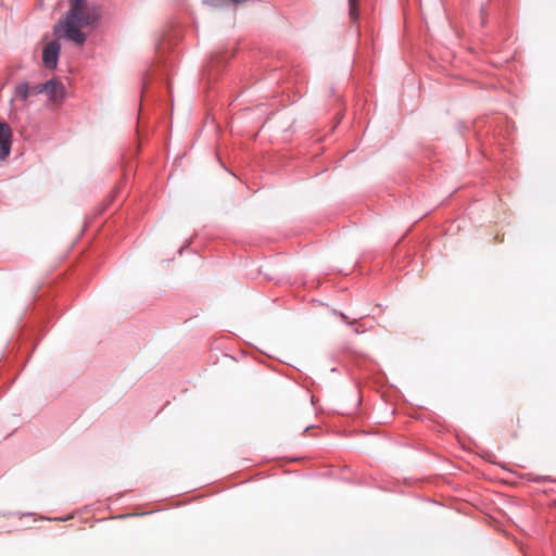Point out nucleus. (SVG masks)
Instances as JSON below:
<instances>
[{
  "label": "nucleus",
  "instance_id": "nucleus-1",
  "mask_svg": "<svg viewBox=\"0 0 556 556\" xmlns=\"http://www.w3.org/2000/svg\"><path fill=\"white\" fill-rule=\"evenodd\" d=\"M71 9L66 14L65 21H60L54 26V33L61 37L64 36L77 45H83L86 40L85 34L79 28L93 24L99 17L98 13L93 11H86L85 0H70Z\"/></svg>",
  "mask_w": 556,
  "mask_h": 556
},
{
  "label": "nucleus",
  "instance_id": "nucleus-2",
  "mask_svg": "<svg viewBox=\"0 0 556 556\" xmlns=\"http://www.w3.org/2000/svg\"><path fill=\"white\" fill-rule=\"evenodd\" d=\"M12 129L9 124L0 122V161H4L11 152Z\"/></svg>",
  "mask_w": 556,
  "mask_h": 556
},
{
  "label": "nucleus",
  "instance_id": "nucleus-10",
  "mask_svg": "<svg viewBox=\"0 0 556 556\" xmlns=\"http://www.w3.org/2000/svg\"><path fill=\"white\" fill-rule=\"evenodd\" d=\"M354 332H355V333H363V332H364V330H361V329H359V327H356V328L354 329Z\"/></svg>",
  "mask_w": 556,
  "mask_h": 556
},
{
  "label": "nucleus",
  "instance_id": "nucleus-9",
  "mask_svg": "<svg viewBox=\"0 0 556 556\" xmlns=\"http://www.w3.org/2000/svg\"><path fill=\"white\" fill-rule=\"evenodd\" d=\"M340 317H341L343 320H345V321H346V324H349V325H354V324L356 323V319L350 320V319H349V317H348L345 314H343V313H340Z\"/></svg>",
  "mask_w": 556,
  "mask_h": 556
},
{
  "label": "nucleus",
  "instance_id": "nucleus-4",
  "mask_svg": "<svg viewBox=\"0 0 556 556\" xmlns=\"http://www.w3.org/2000/svg\"><path fill=\"white\" fill-rule=\"evenodd\" d=\"M45 92L48 94L51 101L58 102L63 100L65 94V88L61 81L56 79H50L46 83Z\"/></svg>",
  "mask_w": 556,
  "mask_h": 556
},
{
  "label": "nucleus",
  "instance_id": "nucleus-3",
  "mask_svg": "<svg viewBox=\"0 0 556 556\" xmlns=\"http://www.w3.org/2000/svg\"><path fill=\"white\" fill-rule=\"evenodd\" d=\"M61 47L56 41L49 42L42 51V62L48 68H55Z\"/></svg>",
  "mask_w": 556,
  "mask_h": 556
},
{
  "label": "nucleus",
  "instance_id": "nucleus-5",
  "mask_svg": "<svg viewBox=\"0 0 556 556\" xmlns=\"http://www.w3.org/2000/svg\"><path fill=\"white\" fill-rule=\"evenodd\" d=\"M248 0H204V2L213 8L225 7L229 4H240L247 2Z\"/></svg>",
  "mask_w": 556,
  "mask_h": 556
},
{
  "label": "nucleus",
  "instance_id": "nucleus-8",
  "mask_svg": "<svg viewBox=\"0 0 556 556\" xmlns=\"http://www.w3.org/2000/svg\"><path fill=\"white\" fill-rule=\"evenodd\" d=\"M46 90V83L45 84H38L30 88V94H39L45 92Z\"/></svg>",
  "mask_w": 556,
  "mask_h": 556
},
{
  "label": "nucleus",
  "instance_id": "nucleus-7",
  "mask_svg": "<svg viewBox=\"0 0 556 556\" xmlns=\"http://www.w3.org/2000/svg\"><path fill=\"white\" fill-rule=\"evenodd\" d=\"M350 5V17L353 21L358 18V0H349Z\"/></svg>",
  "mask_w": 556,
  "mask_h": 556
},
{
  "label": "nucleus",
  "instance_id": "nucleus-6",
  "mask_svg": "<svg viewBox=\"0 0 556 556\" xmlns=\"http://www.w3.org/2000/svg\"><path fill=\"white\" fill-rule=\"evenodd\" d=\"M15 92L22 100H26L30 96V87L26 83L20 84Z\"/></svg>",
  "mask_w": 556,
  "mask_h": 556
}]
</instances>
